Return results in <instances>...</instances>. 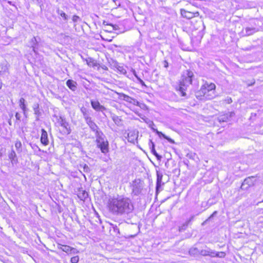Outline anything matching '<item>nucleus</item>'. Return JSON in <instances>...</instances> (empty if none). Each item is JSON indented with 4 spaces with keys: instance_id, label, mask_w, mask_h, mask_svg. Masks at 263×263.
<instances>
[{
    "instance_id": "nucleus-1",
    "label": "nucleus",
    "mask_w": 263,
    "mask_h": 263,
    "mask_svg": "<svg viewBox=\"0 0 263 263\" xmlns=\"http://www.w3.org/2000/svg\"><path fill=\"white\" fill-rule=\"evenodd\" d=\"M107 206L109 211L117 215L128 214L134 209L132 200L121 196L109 199Z\"/></svg>"
},
{
    "instance_id": "nucleus-4",
    "label": "nucleus",
    "mask_w": 263,
    "mask_h": 263,
    "mask_svg": "<svg viewBox=\"0 0 263 263\" xmlns=\"http://www.w3.org/2000/svg\"><path fill=\"white\" fill-rule=\"evenodd\" d=\"M216 86L214 83L207 84V87L202 90L204 96L208 99H211L214 96V90Z\"/></svg>"
},
{
    "instance_id": "nucleus-36",
    "label": "nucleus",
    "mask_w": 263,
    "mask_h": 263,
    "mask_svg": "<svg viewBox=\"0 0 263 263\" xmlns=\"http://www.w3.org/2000/svg\"><path fill=\"white\" fill-rule=\"evenodd\" d=\"M164 66L165 68H167L168 66V63L166 60L164 61Z\"/></svg>"
},
{
    "instance_id": "nucleus-41",
    "label": "nucleus",
    "mask_w": 263,
    "mask_h": 263,
    "mask_svg": "<svg viewBox=\"0 0 263 263\" xmlns=\"http://www.w3.org/2000/svg\"><path fill=\"white\" fill-rule=\"evenodd\" d=\"M32 47H33V50L34 51H35L34 47L33 46H32Z\"/></svg>"
},
{
    "instance_id": "nucleus-5",
    "label": "nucleus",
    "mask_w": 263,
    "mask_h": 263,
    "mask_svg": "<svg viewBox=\"0 0 263 263\" xmlns=\"http://www.w3.org/2000/svg\"><path fill=\"white\" fill-rule=\"evenodd\" d=\"M86 122L91 129L95 132L96 137H97L100 135H103V133L99 129L96 123L92 121L91 118H87V121Z\"/></svg>"
},
{
    "instance_id": "nucleus-28",
    "label": "nucleus",
    "mask_w": 263,
    "mask_h": 263,
    "mask_svg": "<svg viewBox=\"0 0 263 263\" xmlns=\"http://www.w3.org/2000/svg\"><path fill=\"white\" fill-rule=\"evenodd\" d=\"M79 260V257L78 256H73L71 258V262L72 263H77Z\"/></svg>"
},
{
    "instance_id": "nucleus-38",
    "label": "nucleus",
    "mask_w": 263,
    "mask_h": 263,
    "mask_svg": "<svg viewBox=\"0 0 263 263\" xmlns=\"http://www.w3.org/2000/svg\"><path fill=\"white\" fill-rule=\"evenodd\" d=\"M133 73H134V76L138 79V78H139V77L137 76L136 71L135 70H133Z\"/></svg>"
},
{
    "instance_id": "nucleus-16",
    "label": "nucleus",
    "mask_w": 263,
    "mask_h": 263,
    "mask_svg": "<svg viewBox=\"0 0 263 263\" xmlns=\"http://www.w3.org/2000/svg\"><path fill=\"white\" fill-rule=\"evenodd\" d=\"M149 145L150 148L151 149L152 153L157 157L158 160H161V159L162 158V157L161 156L157 154V153L156 152L155 148V144L152 140H149Z\"/></svg>"
},
{
    "instance_id": "nucleus-24",
    "label": "nucleus",
    "mask_w": 263,
    "mask_h": 263,
    "mask_svg": "<svg viewBox=\"0 0 263 263\" xmlns=\"http://www.w3.org/2000/svg\"><path fill=\"white\" fill-rule=\"evenodd\" d=\"M78 196L81 200H84L88 197V194L85 191H80Z\"/></svg>"
},
{
    "instance_id": "nucleus-14",
    "label": "nucleus",
    "mask_w": 263,
    "mask_h": 263,
    "mask_svg": "<svg viewBox=\"0 0 263 263\" xmlns=\"http://www.w3.org/2000/svg\"><path fill=\"white\" fill-rule=\"evenodd\" d=\"M8 157L11 160L12 164H16L18 162L16 154L13 149H12L8 155Z\"/></svg>"
},
{
    "instance_id": "nucleus-20",
    "label": "nucleus",
    "mask_w": 263,
    "mask_h": 263,
    "mask_svg": "<svg viewBox=\"0 0 263 263\" xmlns=\"http://www.w3.org/2000/svg\"><path fill=\"white\" fill-rule=\"evenodd\" d=\"M34 115L36 116V121L39 120V117L41 115V112L39 109V105L38 104H34L33 106Z\"/></svg>"
},
{
    "instance_id": "nucleus-18",
    "label": "nucleus",
    "mask_w": 263,
    "mask_h": 263,
    "mask_svg": "<svg viewBox=\"0 0 263 263\" xmlns=\"http://www.w3.org/2000/svg\"><path fill=\"white\" fill-rule=\"evenodd\" d=\"M137 138V135L135 132H129L127 134V140L129 142L134 143Z\"/></svg>"
},
{
    "instance_id": "nucleus-9",
    "label": "nucleus",
    "mask_w": 263,
    "mask_h": 263,
    "mask_svg": "<svg viewBox=\"0 0 263 263\" xmlns=\"http://www.w3.org/2000/svg\"><path fill=\"white\" fill-rule=\"evenodd\" d=\"M58 122L59 123L60 125H61L65 129L66 131L65 132V133H67V134H70V130L69 129V124L64 118H63L61 117H60L58 119Z\"/></svg>"
},
{
    "instance_id": "nucleus-40",
    "label": "nucleus",
    "mask_w": 263,
    "mask_h": 263,
    "mask_svg": "<svg viewBox=\"0 0 263 263\" xmlns=\"http://www.w3.org/2000/svg\"><path fill=\"white\" fill-rule=\"evenodd\" d=\"M91 60H92L91 59H89V60H86L88 65H89V62H90V61H91Z\"/></svg>"
},
{
    "instance_id": "nucleus-26",
    "label": "nucleus",
    "mask_w": 263,
    "mask_h": 263,
    "mask_svg": "<svg viewBox=\"0 0 263 263\" xmlns=\"http://www.w3.org/2000/svg\"><path fill=\"white\" fill-rule=\"evenodd\" d=\"M162 179V175L161 174H157V185H156L157 190H158V188L161 186Z\"/></svg>"
},
{
    "instance_id": "nucleus-34",
    "label": "nucleus",
    "mask_w": 263,
    "mask_h": 263,
    "mask_svg": "<svg viewBox=\"0 0 263 263\" xmlns=\"http://www.w3.org/2000/svg\"><path fill=\"white\" fill-rule=\"evenodd\" d=\"M106 26H109L111 27L112 28V30H116L117 29V27H118L117 25H108V24H106Z\"/></svg>"
},
{
    "instance_id": "nucleus-42",
    "label": "nucleus",
    "mask_w": 263,
    "mask_h": 263,
    "mask_svg": "<svg viewBox=\"0 0 263 263\" xmlns=\"http://www.w3.org/2000/svg\"><path fill=\"white\" fill-rule=\"evenodd\" d=\"M221 254L222 255H224V253H223V252H221Z\"/></svg>"
},
{
    "instance_id": "nucleus-8",
    "label": "nucleus",
    "mask_w": 263,
    "mask_h": 263,
    "mask_svg": "<svg viewBox=\"0 0 263 263\" xmlns=\"http://www.w3.org/2000/svg\"><path fill=\"white\" fill-rule=\"evenodd\" d=\"M180 13L182 17L187 19H191L194 17L198 16L199 15L198 12H192L183 9L180 10Z\"/></svg>"
},
{
    "instance_id": "nucleus-31",
    "label": "nucleus",
    "mask_w": 263,
    "mask_h": 263,
    "mask_svg": "<svg viewBox=\"0 0 263 263\" xmlns=\"http://www.w3.org/2000/svg\"><path fill=\"white\" fill-rule=\"evenodd\" d=\"M32 148L34 149H37L39 151H41V149L39 147V146L36 145V144H30Z\"/></svg>"
},
{
    "instance_id": "nucleus-22",
    "label": "nucleus",
    "mask_w": 263,
    "mask_h": 263,
    "mask_svg": "<svg viewBox=\"0 0 263 263\" xmlns=\"http://www.w3.org/2000/svg\"><path fill=\"white\" fill-rule=\"evenodd\" d=\"M56 12L58 15H59L63 18L64 21H67L68 20V15L62 10H60L59 8H58L57 9Z\"/></svg>"
},
{
    "instance_id": "nucleus-29",
    "label": "nucleus",
    "mask_w": 263,
    "mask_h": 263,
    "mask_svg": "<svg viewBox=\"0 0 263 263\" xmlns=\"http://www.w3.org/2000/svg\"><path fill=\"white\" fill-rule=\"evenodd\" d=\"M118 69L122 73H125L126 72V70L124 68L123 66H119Z\"/></svg>"
},
{
    "instance_id": "nucleus-3",
    "label": "nucleus",
    "mask_w": 263,
    "mask_h": 263,
    "mask_svg": "<svg viewBox=\"0 0 263 263\" xmlns=\"http://www.w3.org/2000/svg\"><path fill=\"white\" fill-rule=\"evenodd\" d=\"M97 146L100 148L101 152L106 154L108 152V142L105 140V136L100 135L96 137Z\"/></svg>"
},
{
    "instance_id": "nucleus-30",
    "label": "nucleus",
    "mask_w": 263,
    "mask_h": 263,
    "mask_svg": "<svg viewBox=\"0 0 263 263\" xmlns=\"http://www.w3.org/2000/svg\"><path fill=\"white\" fill-rule=\"evenodd\" d=\"M80 20V17L76 15H73L72 17V21L74 22H77Z\"/></svg>"
},
{
    "instance_id": "nucleus-6",
    "label": "nucleus",
    "mask_w": 263,
    "mask_h": 263,
    "mask_svg": "<svg viewBox=\"0 0 263 263\" xmlns=\"http://www.w3.org/2000/svg\"><path fill=\"white\" fill-rule=\"evenodd\" d=\"M133 193L136 195H139L142 189L143 185L140 180L136 179L132 183Z\"/></svg>"
},
{
    "instance_id": "nucleus-32",
    "label": "nucleus",
    "mask_w": 263,
    "mask_h": 263,
    "mask_svg": "<svg viewBox=\"0 0 263 263\" xmlns=\"http://www.w3.org/2000/svg\"><path fill=\"white\" fill-rule=\"evenodd\" d=\"M15 118L17 121H21V115L19 113L16 112L15 114Z\"/></svg>"
},
{
    "instance_id": "nucleus-15",
    "label": "nucleus",
    "mask_w": 263,
    "mask_h": 263,
    "mask_svg": "<svg viewBox=\"0 0 263 263\" xmlns=\"http://www.w3.org/2000/svg\"><path fill=\"white\" fill-rule=\"evenodd\" d=\"M253 185V182L252 181V178H248L246 179L244 181L242 182L241 189L242 190H246L247 189V188Z\"/></svg>"
},
{
    "instance_id": "nucleus-33",
    "label": "nucleus",
    "mask_w": 263,
    "mask_h": 263,
    "mask_svg": "<svg viewBox=\"0 0 263 263\" xmlns=\"http://www.w3.org/2000/svg\"><path fill=\"white\" fill-rule=\"evenodd\" d=\"M138 80L142 86H146V85L145 84L144 81L142 80L140 78H138Z\"/></svg>"
},
{
    "instance_id": "nucleus-12",
    "label": "nucleus",
    "mask_w": 263,
    "mask_h": 263,
    "mask_svg": "<svg viewBox=\"0 0 263 263\" xmlns=\"http://www.w3.org/2000/svg\"><path fill=\"white\" fill-rule=\"evenodd\" d=\"M41 142L44 145H47L49 143L47 133L44 129H42Z\"/></svg>"
},
{
    "instance_id": "nucleus-7",
    "label": "nucleus",
    "mask_w": 263,
    "mask_h": 263,
    "mask_svg": "<svg viewBox=\"0 0 263 263\" xmlns=\"http://www.w3.org/2000/svg\"><path fill=\"white\" fill-rule=\"evenodd\" d=\"M259 28L254 27H247L243 28L241 31V34L243 36H249L259 31Z\"/></svg>"
},
{
    "instance_id": "nucleus-25",
    "label": "nucleus",
    "mask_w": 263,
    "mask_h": 263,
    "mask_svg": "<svg viewBox=\"0 0 263 263\" xmlns=\"http://www.w3.org/2000/svg\"><path fill=\"white\" fill-rule=\"evenodd\" d=\"M63 251H64L65 252H69L71 251L72 250H75L74 248H71L70 246H61L60 248Z\"/></svg>"
},
{
    "instance_id": "nucleus-39",
    "label": "nucleus",
    "mask_w": 263,
    "mask_h": 263,
    "mask_svg": "<svg viewBox=\"0 0 263 263\" xmlns=\"http://www.w3.org/2000/svg\"><path fill=\"white\" fill-rule=\"evenodd\" d=\"M32 42L33 43H36V39L35 37H33L32 39Z\"/></svg>"
},
{
    "instance_id": "nucleus-37",
    "label": "nucleus",
    "mask_w": 263,
    "mask_h": 263,
    "mask_svg": "<svg viewBox=\"0 0 263 263\" xmlns=\"http://www.w3.org/2000/svg\"><path fill=\"white\" fill-rule=\"evenodd\" d=\"M226 101H227L228 103H231L232 102V99L230 98H228Z\"/></svg>"
},
{
    "instance_id": "nucleus-21",
    "label": "nucleus",
    "mask_w": 263,
    "mask_h": 263,
    "mask_svg": "<svg viewBox=\"0 0 263 263\" xmlns=\"http://www.w3.org/2000/svg\"><path fill=\"white\" fill-rule=\"evenodd\" d=\"M66 84L67 86L73 91H74L77 88L76 82L71 80H68L66 82Z\"/></svg>"
},
{
    "instance_id": "nucleus-17",
    "label": "nucleus",
    "mask_w": 263,
    "mask_h": 263,
    "mask_svg": "<svg viewBox=\"0 0 263 263\" xmlns=\"http://www.w3.org/2000/svg\"><path fill=\"white\" fill-rule=\"evenodd\" d=\"M25 100L23 98H21L19 101V106L22 109L24 115L26 117L27 116V107L25 103Z\"/></svg>"
},
{
    "instance_id": "nucleus-23",
    "label": "nucleus",
    "mask_w": 263,
    "mask_h": 263,
    "mask_svg": "<svg viewBox=\"0 0 263 263\" xmlns=\"http://www.w3.org/2000/svg\"><path fill=\"white\" fill-rule=\"evenodd\" d=\"M15 147L18 153H21L22 152V144L20 140H16L15 142Z\"/></svg>"
},
{
    "instance_id": "nucleus-13",
    "label": "nucleus",
    "mask_w": 263,
    "mask_h": 263,
    "mask_svg": "<svg viewBox=\"0 0 263 263\" xmlns=\"http://www.w3.org/2000/svg\"><path fill=\"white\" fill-rule=\"evenodd\" d=\"M91 105L92 107L97 111H102L105 109L98 101H91Z\"/></svg>"
},
{
    "instance_id": "nucleus-2",
    "label": "nucleus",
    "mask_w": 263,
    "mask_h": 263,
    "mask_svg": "<svg viewBox=\"0 0 263 263\" xmlns=\"http://www.w3.org/2000/svg\"><path fill=\"white\" fill-rule=\"evenodd\" d=\"M193 76V72L190 70H186L182 75L181 79L180 82L179 90L182 96L186 95L184 91L187 87L192 84Z\"/></svg>"
},
{
    "instance_id": "nucleus-10",
    "label": "nucleus",
    "mask_w": 263,
    "mask_h": 263,
    "mask_svg": "<svg viewBox=\"0 0 263 263\" xmlns=\"http://www.w3.org/2000/svg\"><path fill=\"white\" fill-rule=\"evenodd\" d=\"M200 254L202 256H210L211 257L219 256L218 254L209 248L201 250L200 252Z\"/></svg>"
},
{
    "instance_id": "nucleus-27",
    "label": "nucleus",
    "mask_w": 263,
    "mask_h": 263,
    "mask_svg": "<svg viewBox=\"0 0 263 263\" xmlns=\"http://www.w3.org/2000/svg\"><path fill=\"white\" fill-rule=\"evenodd\" d=\"M81 111L83 113L84 118L85 119L86 122L87 121V118H91L87 114L85 108L81 109Z\"/></svg>"
},
{
    "instance_id": "nucleus-11",
    "label": "nucleus",
    "mask_w": 263,
    "mask_h": 263,
    "mask_svg": "<svg viewBox=\"0 0 263 263\" xmlns=\"http://www.w3.org/2000/svg\"><path fill=\"white\" fill-rule=\"evenodd\" d=\"M122 96H123V99L124 101H125L127 102H129L130 103H132L135 105L141 107L140 103L137 100H136L134 98H132V97L128 96L124 94H123Z\"/></svg>"
},
{
    "instance_id": "nucleus-35",
    "label": "nucleus",
    "mask_w": 263,
    "mask_h": 263,
    "mask_svg": "<svg viewBox=\"0 0 263 263\" xmlns=\"http://www.w3.org/2000/svg\"><path fill=\"white\" fill-rule=\"evenodd\" d=\"M89 170V167L87 165L85 164V165L84 166V171L85 172H87Z\"/></svg>"
},
{
    "instance_id": "nucleus-19",
    "label": "nucleus",
    "mask_w": 263,
    "mask_h": 263,
    "mask_svg": "<svg viewBox=\"0 0 263 263\" xmlns=\"http://www.w3.org/2000/svg\"><path fill=\"white\" fill-rule=\"evenodd\" d=\"M153 130L156 132V133L159 136V137H163L164 139H166L168 142L172 143H174V141L171 139L170 138L168 137L164 134H163L162 132L158 131L157 129L152 128Z\"/></svg>"
}]
</instances>
